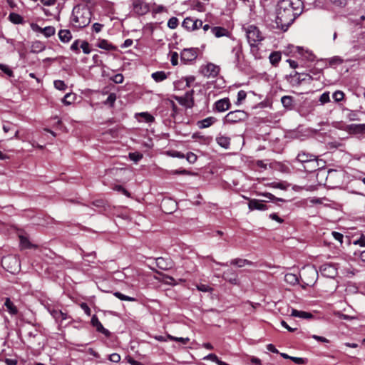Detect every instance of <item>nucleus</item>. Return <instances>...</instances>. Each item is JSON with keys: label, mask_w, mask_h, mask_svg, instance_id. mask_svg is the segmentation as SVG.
Masks as SVG:
<instances>
[{"label": "nucleus", "mask_w": 365, "mask_h": 365, "mask_svg": "<svg viewBox=\"0 0 365 365\" xmlns=\"http://www.w3.org/2000/svg\"><path fill=\"white\" fill-rule=\"evenodd\" d=\"M301 0H280L276 9V24L281 29L286 31L303 11Z\"/></svg>", "instance_id": "obj_1"}, {"label": "nucleus", "mask_w": 365, "mask_h": 365, "mask_svg": "<svg viewBox=\"0 0 365 365\" xmlns=\"http://www.w3.org/2000/svg\"><path fill=\"white\" fill-rule=\"evenodd\" d=\"M91 19V12L86 6H75L72 12L71 21L74 26L84 28L87 26Z\"/></svg>", "instance_id": "obj_2"}, {"label": "nucleus", "mask_w": 365, "mask_h": 365, "mask_svg": "<svg viewBox=\"0 0 365 365\" xmlns=\"http://www.w3.org/2000/svg\"><path fill=\"white\" fill-rule=\"evenodd\" d=\"M245 31L248 42L251 46H255L257 43L264 38L259 29L254 25L248 26L245 29Z\"/></svg>", "instance_id": "obj_3"}, {"label": "nucleus", "mask_w": 365, "mask_h": 365, "mask_svg": "<svg viewBox=\"0 0 365 365\" xmlns=\"http://www.w3.org/2000/svg\"><path fill=\"white\" fill-rule=\"evenodd\" d=\"M1 264L4 269L13 274L19 272L20 268L19 259L12 255L4 257L1 259Z\"/></svg>", "instance_id": "obj_4"}, {"label": "nucleus", "mask_w": 365, "mask_h": 365, "mask_svg": "<svg viewBox=\"0 0 365 365\" xmlns=\"http://www.w3.org/2000/svg\"><path fill=\"white\" fill-rule=\"evenodd\" d=\"M318 277L317 270L314 267H304L302 272V279L307 286L314 284Z\"/></svg>", "instance_id": "obj_5"}, {"label": "nucleus", "mask_w": 365, "mask_h": 365, "mask_svg": "<svg viewBox=\"0 0 365 365\" xmlns=\"http://www.w3.org/2000/svg\"><path fill=\"white\" fill-rule=\"evenodd\" d=\"M248 114L242 110H236L229 112L225 117V122L230 124L237 123L245 120Z\"/></svg>", "instance_id": "obj_6"}, {"label": "nucleus", "mask_w": 365, "mask_h": 365, "mask_svg": "<svg viewBox=\"0 0 365 365\" xmlns=\"http://www.w3.org/2000/svg\"><path fill=\"white\" fill-rule=\"evenodd\" d=\"M201 72L206 77L215 78L220 72V67L214 63H209L202 67Z\"/></svg>", "instance_id": "obj_7"}, {"label": "nucleus", "mask_w": 365, "mask_h": 365, "mask_svg": "<svg viewBox=\"0 0 365 365\" xmlns=\"http://www.w3.org/2000/svg\"><path fill=\"white\" fill-rule=\"evenodd\" d=\"M182 26L190 31H195L202 26V21L192 17H187L182 22Z\"/></svg>", "instance_id": "obj_8"}, {"label": "nucleus", "mask_w": 365, "mask_h": 365, "mask_svg": "<svg viewBox=\"0 0 365 365\" xmlns=\"http://www.w3.org/2000/svg\"><path fill=\"white\" fill-rule=\"evenodd\" d=\"M193 93L194 91L192 90L190 91L185 93L183 96L177 97L176 100L182 106L187 108H192L194 106Z\"/></svg>", "instance_id": "obj_9"}, {"label": "nucleus", "mask_w": 365, "mask_h": 365, "mask_svg": "<svg viewBox=\"0 0 365 365\" xmlns=\"http://www.w3.org/2000/svg\"><path fill=\"white\" fill-rule=\"evenodd\" d=\"M197 56L196 48H185L180 54L181 61L185 63L194 61Z\"/></svg>", "instance_id": "obj_10"}, {"label": "nucleus", "mask_w": 365, "mask_h": 365, "mask_svg": "<svg viewBox=\"0 0 365 365\" xmlns=\"http://www.w3.org/2000/svg\"><path fill=\"white\" fill-rule=\"evenodd\" d=\"M155 262L157 267L163 270H169L175 265V262L170 257H158L156 258Z\"/></svg>", "instance_id": "obj_11"}, {"label": "nucleus", "mask_w": 365, "mask_h": 365, "mask_svg": "<svg viewBox=\"0 0 365 365\" xmlns=\"http://www.w3.org/2000/svg\"><path fill=\"white\" fill-rule=\"evenodd\" d=\"M133 11L138 15H143L149 11V6L142 0H133Z\"/></svg>", "instance_id": "obj_12"}, {"label": "nucleus", "mask_w": 365, "mask_h": 365, "mask_svg": "<svg viewBox=\"0 0 365 365\" xmlns=\"http://www.w3.org/2000/svg\"><path fill=\"white\" fill-rule=\"evenodd\" d=\"M222 277L232 284L237 285L239 284L238 275L237 272L232 269L224 272Z\"/></svg>", "instance_id": "obj_13"}, {"label": "nucleus", "mask_w": 365, "mask_h": 365, "mask_svg": "<svg viewBox=\"0 0 365 365\" xmlns=\"http://www.w3.org/2000/svg\"><path fill=\"white\" fill-rule=\"evenodd\" d=\"M91 324L92 325L96 327V330L99 332H101L106 336H110V331L105 329L102 324L98 320V317L96 315H93L91 318Z\"/></svg>", "instance_id": "obj_14"}, {"label": "nucleus", "mask_w": 365, "mask_h": 365, "mask_svg": "<svg viewBox=\"0 0 365 365\" xmlns=\"http://www.w3.org/2000/svg\"><path fill=\"white\" fill-rule=\"evenodd\" d=\"M321 273L327 277H332L336 274V269L331 264H325L320 267Z\"/></svg>", "instance_id": "obj_15"}, {"label": "nucleus", "mask_w": 365, "mask_h": 365, "mask_svg": "<svg viewBox=\"0 0 365 365\" xmlns=\"http://www.w3.org/2000/svg\"><path fill=\"white\" fill-rule=\"evenodd\" d=\"M230 107V103L228 98H222L217 101L215 103V109L219 112H224L227 110Z\"/></svg>", "instance_id": "obj_16"}, {"label": "nucleus", "mask_w": 365, "mask_h": 365, "mask_svg": "<svg viewBox=\"0 0 365 365\" xmlns=\"http://www.w3.org/2000/svg\"><path fill=\"white\" fill-rule=\"evenodd\" d=\"M248 207L250 210H265L267 209L264 204H263L260 200L256 199L250 200L248 203Z\"/></svg>", "instance_id": "obj_17"}, {"label": "nucleus", "mask_w": 365, "mask_h": 365, "mask_svg": "<svg viewBox=\"0 0 365 365\" xmlns=\"http://www.w3.org/2000/svg\"><path fill=\"white\" fill-rule=\"evenodd\" d=\"M297 160L301 163H311L316 164L315 156L305 153H299Z\"/></svg>", "instance_id": "obj_18"}, {"label": "nucleus", "mask_w": 365, "mask_h": 365, "mask_svg": "<svg viewBox=\"0 0 365 365\" xmlns=\"http://www.w3.org/2000/svg\"><path fill=\"white\" fill-rule=\"evenodd\" d=\"M348 130L350 133H352L354 134L365 133V123L364 124L349 125Z\"/></svg>", "instance_id": "obj_19"}, {"label": "nucleus", "mask_w": 365, "mask_h": 365, "mask_svg": "<svg viewBox=\"0 0 365 365\" xmlns=\"http://www.w3.org/2000/svg\"><path fill=\"white\" fill-rule=\"evenodd\" d=\"M50 313L56 321L61 322L68 319V314L60 310L53 309L50 311Z\"/></svg>", "instance_id": "obj_20"}, {"label": "nucleus", "mask_w": 365, "mask_h": 365, "mask_svg": "<svg viewBox=\"0 0 365 365\" xmlns=\"http://www.w3.org/2000/svg\"><path fill=\"white\" fill-rule=\"evenodd\" d=\"M230 264L235 265L238 267H243L246 265L251 266L253 264V262L246 259L236 258L230 261Z\"/></svg>", "instance_id": "obj_21"}, {"label": "nucleus", "mask_w": 365, "mask_h": 365, "mask_svg": "<svg viewBox=\"0 0 365 365\" xmlns=\"http://www.w3.org/2000/svg\"><path fill=\"white\" fill-rule=\"evenodd\" d=\"M218 145L224 148L227 149L230 147V138L227 136L220 135L216 138Z\"/></svg>", "instance_id": "obj_22"}, {"label": "nucleus", "mask_w": 365, "mask_h": 365, "mask_svg": "<svg viewBox=\"0 0 365 365\" xmlns=\"http://www.w3.org/2000/svg\"><path fill=\"white\" fill-rule=\"evenodd\" d=\"M215 121L216 119L214 117H208L199 121L197 125L200 128H206L212 125Z\"/></svg>", "instance_id": "obj_23"}, {"label": "nucleus", "mask_w": 365, "mask_h": 365, "mask_svg": "<svg viewBox=\"0 0 365 365\" xmlns=\"http://www.w3.org/2000/svg\"><path fill=\"white\" fill-rule=\"evenodd\" d=\"M291 316L303 319H310L312 317V314L311 313L304 311H298L294 309H292Z\"/></svg>", "instance_id": "obj_24"}, {"label": "nucleus", "mask_w": 365, "mask_h": 365, "mask_svg": "<svg viewBox=\"0 0 365 365\" xmlns=\"http://www.w3.org/2000/svg\"><path fill=\"white\" fill-rule=\"evenodd\" d=\"M96 46L102 49L106 50V51H110V50H115V47L113 46L111 43H110L107 40L105 39H101L97 43Z\"/></svg>", "instance_id": "obj_25"}, {"label": "nucleus", "mask_w": 365, "mask_h": 365, "mask_svg": "<svg viewBox=\"0 0 365 365\" xmlns=\"http://www.w3.org/2000/svg\"><path fill=\"white\" fill-rule=\"evenodd\" d=\"M284 281L290 284V285H295L297 284L299 282V278L298 277L292 273H287L284 276Z\"/></svg>", "instance_id": "obj_26"}, {"label": "nucleus", "mask_w": 365, "mask_h": 365, "mask_svg": "<svg viewBox=\"0 0 365 365\" xmlns=\"http://www.w3.org/2000/svg\"><path fill=\"white\" fill-rule=\"evenodd\" d=\"M269 61L272 63V65L276 66L278 64V63L281 61L282 54L280 52H277V51L272 52L269 55Z\"/></svg>", "instance_id": "obj_27"}, {"label": "nucleus", "mask_w": 365, "mask_h": 365, "mask_svg": "<svg viewBox=\"0 0 365 365\" xmlns=\"http://www.w3.org/2000/svg\"><path fill=\"white\" fill-rule=\"evenodd\" d=\"M4 306L6 307L7 311L11 314H16L17 313V309L14 303L10 300L9 298H6L4 301Z\"/></svg>", "instance_id": "obj_28"}, {"label": "nucleus", "mask_w": 365, "mask_h": 365, "mask_svg": "<svg viewBox=\"0 0 365 365\" xmlns=\"http://www.w3.org/2000/svg\"><path fill=\"white\" fill-rule=\"evenodd\" d=\"M59 38L61 41L66 43L71 39V34L68 30H61L58 33Z\"/></svg>", "instance_id": "obj_29"}, {"label": "nucleus", "mask_w": 365, "mask_h": 365, "mask_svg": "<svg viewBox=\"0 0 365 365\" xmlns=\"http://www.w3.org/2000/svg\"><path fill=\"white\" fill-rule=\"evenodd\" d=\"M212 34L217 38L227 36V31L222 27L216 26L212 29Z\"/></svg>", "instance_id": "obj_30"}, {"label": "nucleus", "mask_w": 365, "mask_h": 365, "mask_svg": "<svg viewBox=\"0 0 365 365\" xmlns=\"http://www.w3.org/2000/svg\"><path fill=\"white\" fill-rule=\"evenodd\" d=\"M20 238V246L23 249L37 247L36 245L31 244L29 240L24 236H19Z\"/></svg>", "instance_id": "obj_31"}, {"label": "nucleus", "mask_w": 365, "mask_h": 365, "mask_svg": "<svg viewBox=\"0 0 365 365\" xmlns=\"http://www.w3.org/2000/svg\"><path fill=\"white\" fill-rule=\"evenodd\" d=\"M294 77L296 78L298 83H300L302 81L312 80V77L310 75L297 72L295 73Z\"/></svg>", "instance_id": "obj_32"}, {"label": "nucleus", "mask_w": 365, "mask_h": 365, "mask_svg": "<svg viewBox=\"0 0 365 365\" xmlns=\"http://www.w3.org/2000/svg\"><path fill=\"white\" fill-rule=\"evenodd\" d=\"M9 19L12 23L15 24H20L24 21L22 16L16 13H11L9 14Z\"/></svg>", "instance_id": "obj_33"}, {"label": "nucleus", "mask_w": 365, "mask_h": 365, "mask_svg": "<svg viewBox=\"0 0 365 365\" xmlns=\"http://www.w3.org/2000/svg\"><path fill=\"white\" fill-rule=\"evenodd\" d=\"M281 102L284 107L291 109L293 103V98L289 96H284L282 98Z\"/></svg>", "instance_id": "obj_34"}, {"label": "nucleus", "mask_w": 365, "mask_h": 365, "mask_svg": "<svg viewBox=\"0 0 365 365\" xmlns=\"http://www.w3.org/2000/svg\"><path fill=\"white\" fill-rule=\"evenodd\" d=\"M152 78L156 81V82H160L163 80L166 79L167 75L164 71H157L153 73H152Z\"/></svg>", "instance_id": "obj_35"}, {"label": "nucleus", "mask_w": 365, "mask_h": 365, "mask_svg": "<svg viewBox=\"0 0 365 365\" xmlns=\"http://www.w3.org/2000/svg\"><path fill=\"white\" fill-rule=\"evenodd\" d=\"M159 274L163 277V279H162L161 281L164 284H169V285H175V284H177V283L175 282V279L173 277L167 275V274H163V273H159Z\"/></svg>", "instance_id": "obj_36"}, {"label": "nucleus", "mask_w": 365, "mask_h": 365, "mask_svg": "<svg viewBox=\"0 0 365 365\" xmlns=\"http://www.w3.org/2000/svg\"><path fill=\"white\" fill-rule=\"evenodd\" d=\"M113 295L116 297L118 299L122 300V301H128V302H135L136 301V299L134 297H131L129 296H126L119 292H115L113 293Z\"/></svg>", "instance_id": "obj_37"}, {"label": "nucleus", "mask_w": 365, "mask_h": 365, "mask_svg": "<svg viewBox=\"0 0 365 365\" xmlns=\"http://www.w3.org/2000/svg\"><path fill=\"white\" fill-rule=\"evenodd\" d=\"M41 31L44 34L45 36L50 37L54 35L56 30L53 26H46L43 29H41Z\"/></svg>", "instance_id": "obj_38"}, {"label": "nucleus", "mask_w": 365, "mask_h": 365, "mask_svg": "<svg viewBox=\"0 0 365 365\" xmlns=\"http://www.w3.org/2000/svg\"><path fill=\"white\" fill-rule=\"evenodd\" d=\"M167 337L172 341H178L183 344H186L189 341L190 339L188 337H175L172 335L168 334Z\"/></svg>", "instance_id": "obj_39"}, {"label": "nucleus", "mask_w": 365, "mask_h": 365, "mask_svg": "<svg viewBox=\"0 0 365 365\" xmlns=\"http://www.w3.org/2000/svg\"><path fill=\"white\" fill-rule=\"evenodd\" d=\"M74 99H75V97L73 94L67 93L63 98L62 102L65 105H71L72 103V102L74 101Z\"/></svg>", "instance_id": "obj_40"}, {"label": "nucleus", "mask_w": 365, "mask_h": 365, "mask_svg": "<svg viewBox=\"0 0 365 365\" xmlns=\"http://www.w3.org/2000/svg\"><path fill=\"white\" fill-rule=\"evenodd\" d=\"M332 96L336 102H340L344 99V94L341 91H336L333 93Z\"/></svg>", "instance_id": "obj_41"}, {"label": "nucleus", "mask_w": 365, "mask_h": 365, "mask_svg": "<svg viewBox=\"0 0 365 365\" xmlns=\"http://www.w3.org/2000/svg\"><path fill=\"white\" fill-rule=\"evenodd\" d=\"M343 63V60L339 56H334L329 59V63L330 66L339 65Z\"/></svg>", "instance_id": "obj_42"}, {"label": "nucleus", "mask_w": 365, "mask_h": 365, "mask_svg": "<svg viewBox=\"0 0 365 365\" xmlns=\"http://www.w3.org/2000/svg\"><path fill=\"white\" fill-rule=\"evenodd\" d=\"M178 25V19L176 17H172L168 20V26L170 29H174Z\"/></svg>", "instance_id": "obj_43"}, {"label": "nucleus", "mask_w": 365, "mask_h": 365, "mask_svg": "<svg viewBox=\"0 0 365 365\" xmlns=\"http://www.w3.org/2000/svg\"><path fill=\"white\" fill-rule=\"evenodd\" d=\"M54 86L56 89L64 91L66 88V85L63 81L56 80L54 81Z\"/></svg>", "instance_id": "obj_44"}, {"label": "nucleus", "mask_w": 365, "mask_h": 365, "mask_svg": "<svg viewBox=\"0 0 365 365\" xmlns=\"http://www.w3.org/2000/svg\"><path fill=\"white\" fill-rule=\"evenodd\" d=\"M113 190H116L118 192H120L121 193H123V195H125L127 197L130 196V192L128 190H126L123 186H121L120 185H115L113 187Z\"/></svg>", "instance_id": "obj_45"}, {"label": "nucleus", "mask_w": 365, "mask_h": 365, "mask_svg": "<svg viewBox=\"0 0 365 365\" xmlns=\"http://www.w3.org/2000/svg\"><path fill=\"white\" fill-rule=\"evenodd\" d=\"M129 158L131 160L138 162L143 158V155L139 153H130L129 154Z\"/></svg>", "instance_id": "obj_46"}, {"label": "nucleus", "mask_w": 365, "mask_h": 365, "mask_svg": "<svg viewBox=\"0 0 365 365\" xmlns=\"http://www.w3.org/2000/svg\"><path fill=\"white\" fill-rule=\"evenodd\" d=\"M197 289L199 291H201L203 292H210L212 291V288H211L208 285L204 284H200L197 285Z\"/></svg>", "instance_id": "obj_47"}, {"label": "nucleus", "mask_w": 365, "mask_h": 365, "mask_svg": "<svg viewBox=\"0 0 365 365\" xmlns=\"http://www.w3.org/2000/svg\"><path fill=\"white\" fill-rule=\"evenodd\" d=\"M140 115L143 118L146 123H151L154 120V117L148 113H141Z\"/></svg>", "instance_id": "obj_48"}, {"label": "nucleus", "mask_w": 365, "mask_h": 365, "mask_svg": "<svg viewBox=\"0 0 365 365\" xmlns=\"http://www.w3.org/2000/svg\"><path fill=\"white\" fill-rule=\"evenodd\" d=\"M185 157H186L187 160L190 163H195L197 159V155L195 153H192V152L187 153Z\"/></svg>", "instance_id": "obj_49"}, {"label": "nucleus", "mask_w": 365, "mask_h": 365, "mask_svg": "<svg viewBox=\"0 0 365 365\" xmlns=\"http://www.w3.org/2000/svg\"><path fill=\"white\" fill-rule=\"evenodd\" d=\"M247 93L245 91H240L237 93V104H240L242 101H244L246 98Z\"/></svg>", "instance_id": "obj_50"}, {"label": "nucleus", "mask_w": 365, "mask_h": 365, "mask_svg": "<svg viewBox=\"0 0 365 365\" xmlns=\"http://www.w3.org/2000/svg\"><path fill=\"white\" fill-rule=\"evenodd\" d=\"M329 101H330L329 93L325 92L321 95L319 101L322 103V104L327 103L329 102Z\"/></svg>", "instance_id": "obj_51"}, {"label": "nucleus", "mask_w": 365, "mask_h": 365, "mask_svg": "<svg viewBox=\"0 0 365 365\" xmlns=\"http://www.w3.org/2000/svg\"><path fill=\"white\" fill-rule=\"evenodd\" d=\"M80 47L82 48L83 51L86 54H88L91 53V49L89 48V43L86 41H82Z\"/></svg>", "instance_id": "obj_52"}, {"label": "nucleus", "mask_w": 365, "mask_h": 365, "mask_svg": "<svg viewBox=\"0 0 365 365\" xmlns=\"http://www.w3.org/2000/svg\"><path fill=\"white\" fill-rule=\"evenodd\" d=\"M242 52L241 46H237L232 48V53H235L236 61H239L240 56Z\"/></svg>", "instance_id": "obj_53"}, {"label": "nucleus", "mask_w": 365, "mask_h": 365, "mask_svg": "<svg viewBox=\"0 0 365 365\" xmlns=\"http://www.w3.org/2000/svg\"><path fill=\"white\" fill-rule=\"evenodd\" d=\"M260 195L264 196V197H266L269 198V200H277V201H282V202L284 201L283 199L277 198L274 195H273L272 194H271L269 192H264V193H262Z\"/></svg>", "instance_id": "obj_54"}, {"label": "nucleus", "mask_w": 365, "mask_h": 365, "mask_svg": "<svg viewBox=\"0 0 365 365\" xmlns=\"http://www.w3.org/2000/svg\"><path fill=\"white\" fill-rule=\"evenodd\" d=\"M123 79V76L120 73L116 74L112 78V81L115 83H122Z\"/></svg>", "instance_id": "obj_55"}, {"label": "nucleus", "mask_w": 365, "mask_h": 365, "mask_svg": "<svg viewBox=\"0 0 365 365\" xmlns=\"http://www.w3.org/2000/svg\"><path fill=\"white\" fill-rule=\"evenodd\" d=\"M354 245H359L360 247H365V236L361 235L359 239L354 241Z\"/></svg>", "instance_id": "obj_56"}, {"label": "nucleus", "mask_w": 365, "mask_h": 365, "mask_svg": "<svg viewBox=\"0 0 365 365\" xmlns=\"http://www.w3.org/2000/svg\"><path fill=\"white\" fill-rule=\"evenodd\" d=\"M116 100V96L115 93H110L106 99V103L113 106Z\"/></svg>", "instance_id": "obj_57"}, {"label": "nucleus", "mask_w": 365, "mask_h": 365, "mask_svg": "<svg viewBox=\"0 0 365 365\" xmlns=\"http://www.w3.org/2000/svg\"><path fill=\"white\" fill-rule=\"evenodd\" d=\"M0 69L9 76L13 75L12 71L6 65L0 64Z\"/></svg>", "instance_id": "obj_58"}, {"label": "nucleus", "mask_w": 365, "mask_h": 365, "mask_svg": "<svg viewBox=\"0 0 365 365\" xmlns=\"http://www.w3.org/2000/svg\"><path fill=\"white\" fill-rule=\"evenodd\" d=\"M290 360L297 364H304L306 363V359L301 357L292 356Z\"/></svg>", "instance_id": "obj_59"}, {"label": "nucleus", "mask_w": 365, "mask_h": 365, "mask_svg": "<svg viewBox=\"0 0 365 365\" xmlns=\"http://www.w3.org/2000/svg\"><path fill=\"white\" fill-rule=\"evenodd\" d=\"M109 359L113 362L117 363L120 361V356L118 354L113 353L110 355Z\"/></svg>", "instance_id": "obj_60"}, {"label": "nucleus", "mask_w": 365, "mask_h": 365, "mask_svg": "<svg viewBox=\"0 0 365 365\" xmlns=\"http://www.w3.org/2000/svg\"><path fill=\"white\" fill-rule=\"evenodd\" d=\"M332 235L336 240L342 243L343 237H344L342 234L337 232H332Z\"/></svg>", "instance_id": "obj_61"}, {"label": "nucleus", "mask_w": 365, "mask_h": 365, "mask_svg": "<svg viewBox=\"0 0 365 365\" xmlns=\"http://www.w3.org/2000/svg\"><path fill=\"white\" fill-rule=\"evenodd\" d=\"M204 359L211 360L216 363H217L220 361L218 357L215 354H210L207 356H205Z\"/></svg>", "instance_id": "obj_62"}, {"label": "nucleus", "mask_w": 365, "mask_h": 365, "mask_svg": "<svg viewBox=\"0 0 365 365\" xmlns=\"http://www.w3.org/2000/svg\"><path fill=\"white\" fill-rule=\"evenodd\" d=\"M170 155L172 157L178 158H184L185 157V155L183 153L178 152V151H172L170 153Z\"/></svg>", "instance_id": "obj_63"}, {"label": "nucleus", "mask_w": 365, "mask_h": 365, "mask_svg": "<svg viewBox=\"0 0 365 365\" xmlns=\"http://www.w3.org/2000/svg\"><path fill=\"white\" fill-rule=\"evenodd\" d=\"M79 41L76 40L72 43L71 49L78 53L79 52Z\"/></svg>", "instance_id": "obj_64"}]
</instances>
